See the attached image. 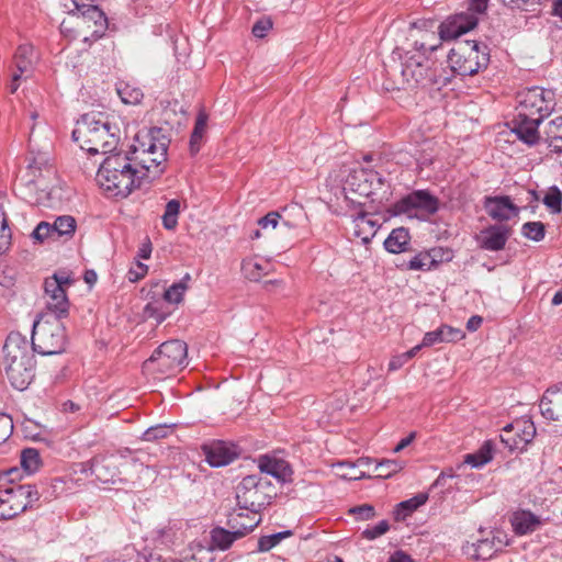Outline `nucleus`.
Segmentation results:
<instances>
[{
    "label": "nucleus",
    "instance_id": "1",
    "mask_svg": "<svg viewBox=\"0 0 562 562\" xmlns=\"http://www.w3.org/2000/svg\"><path fill=\"white\" fill-rule=\"evenodd\" d=\"M439 47L440 43H432L424 35L422 40H415L409 49L394 48L392 58L393 60L398 59L401 63L398 66H391L386 69V74L390 77H395L398 72L400 76L396 80L387 79L383 83L384 89L394 91L435 85L437 82L436 75L431 69L429 54Z\"/></svg>",
    "mask_w": 562,
    "mask_h": 562
},
{
    "label": "nucleus",
    "instance_id": "2",
    "mask_svg": "<svg viewBox=\"0 0 562 562\" xmlns=\"http://www.w3.org/2000/svg\"><path fill=\"white\" fill-rule=\"evenodd\" d=\"M25 336L11 331L3 346V369L10 384L24 391L35 376V359Z\"/></svg>",
    "mask_w": 562,
    "mask_h": 562
},
{
    "label": "nucleus",
    "instance_id": "3",
    "mask_svg": "<svg viewBox=\"0 0 562 562\" xmlns=\"http://www.w3.org/2000/svg\"><path fill=\"white\" fill-rule=\"evenodd\" d=\"M72 138L75 142L82 140L80 147L91 155L112 153L120 140L119 128L112 126L102 113L93 112L83 114L77 122Z\"/></svg>",
    "mask_w": 562,
    "mask_h": 562
},
{
    "label": "nucleus",
    "instance_id": "4",
    "mask_svg": "<svg viewBox=\"0 0 562 562\" xmlns=\"http://www.w3.org/2000/svg\"><path fill=\"white\" fill-rule=\"evenodd\" d=\"M144 138L148 139L147 149L140 148L138 153L137 150L125 153L135 175L139 176L138 181L140 183L145 179L153 181L160 177L165 170L167 150L170 144V139L160 127L150 128Z\"/></svg>",
    "mask_w": 562,
    "mask_h": 562
},
{
    "label": "nucleus",
    "instance_id": "5",
    "mask_svg": "<svg viewBox=\"0 0 562 562\" xmlns=\"http://www.w3.org/2000/svg\"><path fill=\"white\" fill-rule=\"evenodd\" d=\"M128 157L116 153L108 156L101 164L95 180L113 198H126L134 189L140 187Z\"/></svg>",
    "mask_w": 562,
    "mask_h": 562
},
{
    "label": "nucleus",
    "instance_id": "6",
    "mask_svg": "<svg viewBox=\"0 0 562 562\" xmlns=\"http://www.w3.org/2000/svg\"><path fill=\"white\" fill-rule=\"evenodd\" d=\"M390 186L385 178L370 168L353 169L347 176L344 184L345 198L351 204L362 206L363 202L355 198L371 199L372 202H382L387 198Z\"/></svg>",
    "mask_w": 562,
    "mask_h": 562
},
{
    "label": "nucleus",
    "instance_id": "7",
    "mask_svg": "<svg viewBox=\"0 0 562 562\" xmlns=\"http://www.w3.org/2000/svg\"><path fill=\"white\" fill-rule=\"evenodd\" d=\"M61 317L41 313L33 323L31 348L42 356L59 355L65 351L67 336Z\"/></svg>",
    "mask_w": 562,
    "mask_h": 562
},
{
    "label": "nucleus",
    "instance_id": "8",
    "mask_svg": "<svg viewBox=\"0 0 562 562\" xmlns=\"http://www.w3.org/2000/svg\"><path fill=\"white\" fill-rule=\"evenodd\" d=\"M274 495L271 481L261 474L245 476L236 488L237 512L248 510L250 514H259L271 502Z\"/></svg>",
    "mask_w": 562,
    "mask_h": 562
},
{
    "label": "nucleus",
    "instance_id": "9",
    "mask_svg": "<svg viewBox=\"0 0 562 562\" xmlns=\"http://www.w3.org/2000/svg\"><path fill=\"white\" fill-rule=\"evenodd\" d=\"M188 366V346L183 340L162 342L144 363L145 369L172 376Z\"/></svg>",
    "mask_w": 562,
    "mask_h": 562
},
{
    "label": "nucleus",
    "instance_id": "10",
    "mask_svg": "<svg viewBox=\"0 0 562 562\" xmlns=\"http://www.w3.org/2000/svg\"><path fill=\"white\" fill-rule=\"evenodd\" d=\"M452 71L460 76H473L487 68L490 50L484 44L467 42L457 49H451L448 57Z\"/></svg>",
    "mask_w": 562,
    "mask_h": 562
},
{
    "label": "nucleus",
    "instance_id": "11",
    "mask_svg": "<svg viewBox=\"0 0 562 562\" xmlns=\"http://www.w3.org/2000/svg\"><path fill=\"white\" fill-rule=\"evenodd\" d=\"M36 485L14 484L0 491V520H9L33 508L40 501Z\"/></svg>",
    "mask_w": 562,
    "mask_h": 562
},
{
    "label": "nucleus",
    "instance_id": "12",
    "mask_svg": "<svg viewBox=\"0 0 562 562\" xmlns=\"http://www.w3.org/2000/svg\"><path fill=\"white\" fill-rule=\"evenodd\" d=\"M243 517V512H237L233 509L227 515V526L231 528L229 530L216 526L210 531V550H220L226 551L228 550L236 540H239L254 531V529L260 524L261 518L255 520L251 518V522L245 524L240 521Z\"/></svg>",
    "mask_w": 562,
    "mask_h": 562
},
{
    "label": "nucleus",
    "instance_id": "13",
    "mask_svg": "<svg viewBox=\"0 0 562 562\" xmlns=\"http://www.w3.org/2000/svg\"><path fill=\"white\" fill-rule=\"evenodd\" d=\"M439 209L440 201L436 195L428 190H415L396 201L390 211L393 215L425 217L436 214Z\"/></svg>",
    "mask_w": 562,
    "mask_h": 562
},
{
    "label": "nucleus",
    "instance_id": "14",
    "mask_svg": "<svg viewBox=\"0 0 562 562\" xmlns=\"http://www.w3.org/2000/svg\"><path fill=\"white\" fill-rule=\"evenodd\" d=\"M518 113L543 121L554 109V94L540 87L524 89L517 94Z\"/></svg>",
    "mask_w": 562,
    "mask_h": 562
},
{
    "label": "nucleus",
    "instance_id": "15",
    "mask_svg": "<svg viewBox=\"0 0 562 562\" xmlns=\"http://www.w3.org/2000/svg\"><path fill=\"white\" fill-rule=\"evenodd\" d=\"M74 283L68 276L54 273L44 282V293L46 300V312L53 316L65 318L69 314V301L67 297V288Z\"/></svg>",
    "mask_w": 562,
    "mask_h": 562
},
{
    "label": "nucleus",
    "instance_id": "16",
    "mask_svg": "<svg viewBox=\"0 0 562 562\" xmlns=\"http://www.w3.org/2000/svg\"><path fill=\"white\" fill-rule=\"evenodd\" d=\"M77 222L71 215L57 216L53 223L42 221L32 233V238L37 243L45 241H67L76 233Z\"/></svg>",
    "mask_w": 562,
    "mask_h": 562
},
{
    "label": "nucleus",
    "instance_id": "17",
    "mask_svg": "<svg viewBox=\"0 0 562 562\" xmlns=\"http://www.w3.org/2000/svg\"><path fill=\"white\" fill-rule=\"evenodd\" d=\"M479 18L471 12H457L447 16L438 25L439 38L434 34H425L432 43H440L441 41L456 40L459 36L472 31L477 26Z\"/></svg>",
    "mask_w": 562,
    "mask_h": 562
},
{
    "label": "nucleus",
    "instance_id": "18",
    "mask_svg": "<svg viewBox=\"0 0 562 562\" xmlns=\"http://www.w3.org/2000/svg\"><path fill=\"white\" fill-rule=\"evenodd\" d=\"M120 465L113 456L98 454L81 463V473L94 475L102 483H114L120 474Z\"/></svg>",
    "mask_w": 562,
    "mask_h": 562
},
{
    "label": "nucleus",
    "instance_id": "19",
    "mask_svg": "<svg viewBox=\"0 0 562 562\" xmlns=\"http://www.w3.org/2000/svg\"><path fill=\"white\" fill-rule=\"evenodd\" d=\"M510 234L512 229L507 225H490L480 232L476 241L483 250L499 251L505 248Z\"/></svg>",
    "mask_w": 562,
    "mask_h": 562
},
{
    "label": "nucleus",
    "instance_id": "20",
    "mask_svg": "<svg viewBox=\"0 0 562 562\" xmlns=\"http://www.w3.org/2000/svg\"><path fill=\"white\" fill-rule=\"evenodd\" d=\"M542 123L541 120L536 117L524 116L521 113L515 115L512 120V132L516 134L517 138L525 144L532 146L536 145L539 139L538 127Z\"/></svg>",
    "mask_w": 562,
    "mask_h": 562
},
{
    "label": "nucleus",
    "instance_id": "21",
    "mask_svg": "<svg viewBox=\"0 0 562 562\" xmlns=\"http://www.w3.org/2000/svg\"><path fill=\"white\" fill-rule=\"evenodd\" d=\"M541 415L562 425V382L549 387L539 404Z\"/></svg>",
    "mask_w": 562,
    "mask_h": 562
},
{
    "label": "nucleus",
    "instance_id": "22",
    "mask_svg": "<svg viewBox=\"0 0 562 562\" xmlns=\"http://www.w3.org/2000/svg\"><path fill=\"white\" fill-rule=\"evenodd\" d=\"M483 206L493 220L501 222L508 221L519 213V207L512 202L508 195L485 196Z\"/></svg>",
    "mask_w": 562,
    "mask_h": 562
},
{
    "label": "nucleus",
    "instance_id": "23",
    "mask_svg": "<svg viewBox=\"0 0 562 562\" xmlns=\"http://www.w3.org/2000/svg\"><path fill=\"white\" fill-rule=\"evenodd\" d=\"M206 462L212 468H221L232 463L238 453L234 446L224 441H213L203 446Z\"/></svg>",
    "mask_w": 562,
    "mask_h": 562
},
{
    "label": "nucleus",
    "instance_id": "24",
    "mask_svg": "<svg viewBox=\"0 0 562 562\" xmlns=\"http://www.w3.org/2000/svg\"><path fill=\"white\" fill-rule=\"evenodd\" d=\"M547 519L535 515L529 509H519L512 514L509 521L517 536H526L538 530Z\"/></svg>",
    "mask_w": 562,
    "mask_h": 562
},
{
    "label": "nucleus",
    "instance_id": "25",
    "mask_svg": "<svg viewBox=\"0 0 562 562\" xmlns=\"http://www.w3.org/2000/svg\"><path fill=\"white\" fill-rule=\"evenodd\" d=\"M78 13L82 24L88 29H92L91 36L94 40L100 38L104 34L108 29V18L97 3H90L88 8Z\"/></svg>",
    "mask_w": 562,
    "mask_h": 562
},
{
    "label": "nucleus",
    "instance_id": "26",
    "mask_svg": "<svg viewBox=\"0 0 562 562\" xmlns=\"http://www.w3.org/2000/svg\"><path fill=\"white\" fill-rule=\"evenodd\" d=\"M259 474L266 473L280 482H286L292 475L289 463L282 459L261 456L258 460Z\"/></svg>",
    "mask_w": 562,
    "mask_h": 562
},
{
    "label": "nucleus",
    "instance_id": "27",
    "mask_svg": "<svg viewBox=\"0 0 562 562\" xmlns=\"http://www.w3.org/2000/svg\"><path fill=\"white\" fill-rule=\"evenodd\" d=\"M505 434L515 432L520 451L525 450L536 436V426L530 419H520L504 427Z\"/></svg>",
    "mask_w": 562,
    "mask_h": 562
},
{
    "label": "nucleus",
    "instance_id": "28",
    "mask_svg": "<svg viewBox=\"0 0 562 562\" xmlns=\"http://www.w3.org/2000/svg\"><path fill=\"white\" fill-rule=\"evenodd\" d=\"M357 462L360 467H368L375 462L373 472L375 473V476L380 479H389L404 468V462L395 459H382L381 461H375L371 458H360Z\"/></svg>",
    "mask_w": 562,
    "mask_h": 562
},
{
    "label": "nucleus",
    "instance_id": "29",
    "mask_svg": "<svg viewBox=\"0 0 562 562\" xmlns=\"http://www.w3.org/2000/svg\"><path fill=\"white\" fill-rule=\"evenodd\" d=\"M305 217L306 215L303 209L299 205L284 207L279 223L280 228L284 229V233H291L293 236L297 237V231L300 229L301 224L305 221Z\"/></svg>",
    "mask_w": 562,
    "mask_h": 562
},
{
    "label": "nucleus",
    "instance_id": "30",
    "mask_svg": "<svg viewBox=\"0 0 562 562\" xmlns=\"http://www.w3.org/2000/svg\"><path fill=\"white\" fill-rule=\"evenodd\" d=\"M209 115L201 110L195 119L193 130L190 135L189 149L192 156L196 155L202 146L203 138L207 127Z\"/></svg>",
    "mask_w": 562,
    "mask_h": 562
},
{
    "label": "nucleus",
    "instance_id": "31",
    "mask_svg": "<svg viewBox=\"0 0 562 562\" xmlns=\"http://www.w3.org/2000/svg\"><path fill=\"white\" fill-rule=\"evenodd\" d=\"M428 501L427 493H418L412 498L398 503L393 512L396 521H403L411 516L416 509L425 505Z\"/></svg>",
    "mask_w": 562,
    "mask_h": 562
},
{
    "label": "nucleus",
    "instance_id": "32",
    "mask_svg": "<svg viewBox=\"0 0 562 562\" xmlns=\"http://www.w3.org/2000/svg\"><path fill=\"white\" fill-rule=\"evenodd\" d=\"M37 59L34 47L31 44H22L14 55V65L18 71L29 75Z\"/></svg>",
    "mask_w": 562,
    "mask_h": 562
},
{
    "label": "nucleus",
    "instance_id": "33",
    "mask_svg": "<svg viewBox=\"0 0 562 562\" xmlns=\"http://www.w3.org/2000/svg\"><path fill=\"white\" fill-rule=\"evenodd\" d=\"M498 551L491 537L480 538L467 547V553L475 560H488Z\"/></svg>",
    "mask_w": 562,
    "mask_h": 562
},
{
    "label": "nucleus",
    "instance_id": "34",
    "mask_svg": "<svg viewBox=\"0 0 562 562\" xmlns=\"http://www.w3.org/2000/svg\"><path fill=\"white\" fill-rule=\"evenodd\" d=\"M411 239L409 232L405 227L393 229L384 240V248L392 254H400L406 250Z\"/></svg>",
    "mask_w": 562,
    "mask_h": 562
},
{
    "label": "nucleus",
    "instance_id": "35",
    "mask_svg": "<svg viewBox=\"0 0 562 562\" xmlns=\"http://www.w3.org/2000/svg\"><path fill=\"white\" fill-rule=\"evenodd\" d=\"M493 442L487 440L476 452L467 454L464 462L470 464L472 468H481L493 459Z\"/></svg>",
    "mask_w": 562,
    "mask_h": 562
},
{
    "label": "nucleus",
    "instance_id": "36",
    "mask_svg": "<svg viewBox=\"0 0 562 562\" xmlns=\"http://www.w3.org/2000/svg\"><path fill=\"white\" fill-rule=\"evenodd\" d=\"M267 262L255 258H246L241 262V272L246 279L258 282L267 273Z\"/></svg>",
    "mask_w": 562,
    "mask_h": 562
},
{
    "label": "nucleus",
    "instance_id": "37",
    "mask_svg": "<svg viewBox=\"0 0 562 562\" xmlns=\"http://www.w3.org/2000/svg\"><path fill=\"white\" fill-rule=\"evenodd\" d=\"M116 92L125 104H137L142 101L144 93L140 88L126 82H120L116 86Z\"/></svg>",
    "mask_w": 562,
    "mask_h": 562
},
{
    "label": "nucleus",
    "instance_id": "38",
    "mask_svg": "<svg viewBox=\"0 0 562 562\" xmlns=\"http://www.w3.org/2000/svg\"><path fill=\"white\" fill-rule=\"evenodd\" d=\"M191 280L189 273L184 274V277L171 284L164 293V299L169 303L178 304L182 301L183 294L188 289V282Z\"/></svg>",
    "mask_w": 562,
    "mask_h": 562
},
{
    "label": "nucleus",
    "instance_id": "39",
    "mask_svg": "<svg viewBox=\"0 0 562 562\" xmlns=\"http://www.w3.org/2000/svg\"><path fill=\"white\" fill-rule=\"evenodd\" d=\"M294 535L293 530H284L272 535L261 536L258 539L257 551L268 552L277 547L282 540L290 538Z\"/></svg>",
    "mask_w": 562,
    "mask_h": 562
},
{
    "label": "nucleus",
    "instance_id": "40",
    "mask_svg": "<svg viewBox=\"0 0 562 562\" xmlns=\"http://www.w3.org/2000/svg\"><path fill=\"white\" fill-rule=\"evenodd\" d=\"M21 465L25 472L33 474L42 465L40 452L35 448H25L21 451Z\"/></svg>",
    "mask_w": 562,
    "mask_h": 562
},
{
    "label": "nucleus",
    "instance_id": "41",
    "mask_svg": "<svg viewBox=\"0 0 562 562\" xmlns=\"http://www.w3.org/2000/svg\"><path fill=\"white\" fill-rule=\"evenodd\" d=\"M180 207V201L177 199H172L166 204L165 212L161 216L162 226L166 229L173 231L177 227Z\"/></svg>",
    "mask_w": 562,
    "mask_h": 562
},
{
    "label": "nucleus",
    "instance_id": "42",
    "mask_svg": "<svg viewBox=\"0 0 562 562\" xmlns=\"http://www.w3.org/2000/svg\"><path fill=\"white\" fill-rule=\"evenodd\" d=\"M543 204L553 214H559L562 211V192L557 186L549 188L548 192L542 199Z\"/></svg>",
    "mask_w": 562,
    "mask_h": 562
},
{
    "label": "nucleus",
    "instance_id": "43",
    "mask_svg": "<svg viewBox=\"0 0 562 562\" xmlns=\"http://www.w3.org/2000/svg\"><path fill=\"white\" fill-rule=\"evenodd\" d=\"M12 233L9 220L2 205H0V254L5 252L11 245Z\"/></svg>",
    "mask_w": 562,
    "mask_h": 562
},
{
    "label": "nucleus",
    "instance_id": "44",
    "mask_svg": "<svg viewBox=\"0 0 562 562\" xmlns=\"http://www.w3.org/2000/svg\"><path fill=\"white\" fill-rule=\"evenodd\" d=\"M521 234L530 240L541 241L546 236V226L542 222H527L521 227Z\"/></svg>",
    "mask_w": 562,
    "mask_h": 562
},
{
    "label": "nucleus",
    "instance_id": "45",
    "mask_svg": "<svg viewBox=\"0 0 562 562\" xmlns=\"http://www.w3.org/2000/svg\"><path fill=\"white\" fill-rule=\"evenodd\" d=\"M398 267L416 271H427L432 269L431 261L429 260V257L426 254V251L415 255L411 260L402 265H398Z\"/></svg>",
    "mask_w": 562,
    "mask_h": 562
},
{
    "label": "nucleus",
    "instance_id": "46",
    "mask_svg": "<svg viewBox=\"0 0 562 562\" xmlns=\"http://www.w3.org/2000/svg\"><path fill=\"white\" fill-rule=\"evenodd\" d=\"M431 261L432 268H437L442 262H449L453 258V252L449 248L435 247L426 251Z\"/></svg>",
    "mask_w": 562,
    "mask_h": 562
},
{
    "label": "nucleus",
    "instance_id": "47",
    "mask_svg": "<svg viewBox=\"0 0 562 562\" xmlns=\"http://www.w3.org/2000/svg\"><path fill=\"white\" fill-rule=\"evenodd\" d=\"M169 427L166 425H156L146 429L142 436L145 441H155L166 438L169 434Z\"/></svg>",
    "mask_w": 562,
    "mask_h": 562
},
{
    "label": "nucleus",
    "instance_id": "48",
    "mask_svg": "<svg viewBox=\"0 0 562 562\" xmlns=\"http://www.w3.org/2000/svg\"><path fill=\"white\" fill-rule=\"evenodd\" d=\"M390 525L387 520H381L375 526L368 527L362 531V537L367 540H374L387 532Z\"/></svg>",
    "mask_w": 562,
    "mask_h": 562
},
{
    "label": "nucleus",
    "instance_id": "49",
    "mask_svg": "<svg viewBox=\"0 0 562 562\" xmlns=\"http://www.w3.org/2000/svg\"><path fill=\"white\" fill-rule=\"evenodd\" d=\"M272 26L273 23L270 18H261L252 25L251 33L255 37L263 38Z\"/></svg>",
    "mask_w": 562,
    "mask_h": 562
},
{
    "label": "nucleus",
    "instance_id": "50",
    "mask_svg": "<svg viewBox=\"0 0 562 562\" xmlns=\"http://www.w3.org/2000/svg\"><path fill=\"white\" fill-rule=\"evenodd\" d=\"M349 514L355 515L359 520H369L375 516V509L372 505L363 504L350 508Z\"/></svg>",
    "mask_w": 562,
    "mask_h": 562
},
{
    "label": "nucleus",
    "instance_id": "51",
    "mask_svg": "<svg viewBox=\"0 0 562 562\" xmlns=\"http://www.w3.org/2000/svg\"><path fill=\"white\" fill-rule=\"evenodd\" d=\"M13 430L12 418L7 414H0V445L5 442Z\"/></svg>",
    "mask_w": 562,
    "mask_h": 562
},
{
    "label": "nucleus",
    "instance_id": "52",
    "mask_svg": "<svg viewBox=\"0 0 562 562\" xmlns=\"http://www.w3.org/2000/svg\"><path fill=\"white\" fill-rule=\"evenodd\" d=\"M442 333L443 331L441 329V326L432 331L426 333L423 337L422 346H424L426 348V347H431L437 344L445 342Z\"/></svg>",
    "mask_w": 562,
    "mask_h": 562
},
{
    "label": "nucleus",
    "instance_id": "53",
    "mask_svg": "<svg viewBox=\"0 0 562 562\" xmlns=\"http://www.w3.org/2000/svg\"><path fill=\"white\" fill-rule=\"evenodd\" d=\"M441 329L443 331L442 335L445 342H457L463 339L465 336L461 329L451 327L449 325H441Z\"/></svg>",
    "mask_w": 562,
    "mask_h": 562
},
{
    "label": "nucleus",
    "instance_id": "54",
    "mask_svg": "<svg viewBox=\"0 0 562 562\" xmlns=\"http://www.w3.org/2000/svg\"><path fill=\"white\" fill-rule=\"evenodd\" d=\"M280 218L281 213L277 211H271L258 220V225L261 228H267L269 226H271L272 228H277L279 226Z\"/></svg>",
    "mask_w": 562,
    "mask_h": 562
},
{
    "label": "nucleus",
    "instance_id": "55",
    "mask_svg": "<svg viewBox=\"0 0 562 562\" xmlns=\"http://www.w3.org/2000/svg\"><path fill=\"white\" fill-rule=\"evenodd\" d=\"M548 147L551 151L560 154L562 153V133H557L554 131L547 132Z\"/></svg>",
    "mask_w": 562,
    "mask_h": 562
},
{
    "label": "nucleus",
    "instance_id": "56",
    "mask_svg": "<svg viewBox=\"0 0 562 562\" xmlns=\"http://www.w3.org/2000/svg\"><path fill=\"white\" fill-rule=\"evenodd\" d=\"M491 540H493L497 551H502L509 544V538L506 532L502 530H493L490 532Z\"/></svg>",
    "mask_w": 562,
    "mask_h": 562
},
{
    "label": "nucleus",
    "instance_id": "57",
    "mask_svg": "<svg viewBox=\"0 0 562 562\" xmlns=\"http://www.w3.org/2000/svg\"><path fill=\"white\" fill-rule=\"evenodd\" d=\"M63 485H64V481L59 477H56L52 481L49 487L45 488L43 486L42 492H40L41 496L45 495L46 499H49L52 497H57L59 495V490L63 488Z\"/></svg>",
    "mask_w": 562,
    "mask_h": 562
},
{
    "label": "nucleus",
    "instance_id": "58",
    "mask_svg": "<svg viewBox=\"0 0 562 562\" xmlns=\"http://www.w3.org/2000/svg\"><path fill=\"white\" fill-rule=\"evenodd\" d=\"M490 0H468L467 10L464 12H471L475 16L482 14L487 10Z\"/></svg>",
    "mask_w": 562,
    "mask_h": 562
},
{
    "label": "nucleus",
    "instance_id": "59",
    "mask_svg": "<svg viewBox=\"0 0 562 562\" xmlns=\"http://www.w3.org/2000/svg\"><path fill=\"white\" fill-rule=\"evenodd\" d=\"M144 312L149 318H154L157 322V324H161L167 317V314L160 312L159 308L154 303H148L145 306Z\"/></svg>",
    "mask_w": 562,
    "mask_h": 562
},
{
    "label": "nucleus",
    "instance_id": "60",
    "mask_svg": "<svg viewBox=\"0 0 562 562\" xmlns=\"http://www.w3.org/2000/svg\"><path fill=\"white\" fill-rule=\"evenodd\" d=\"M148 267L142 262H137L136 269H130L127 278L131 282H137L147 273Z\"/></svg>",
    "mask_w": 562,
    "mask_h": 562
},
{
    "label": "nucleus",
    "instance_id": "61",
    "mask_svg": "<svg viewBox=\"0 0 562 562\" xmlns=\"http://www.w3.org/2000/svg\"><path fill=\"white\" fill-rule=\"evenodd\" d=\"M501 441L510 451L520 450V446L518 445L517 438L515 437V432L505 434V430L503 429V434L501 435Z\"/></svg>",
    "mask_w": 562,
    "mask_h": 562
},
{
    "label": "nucleus",
    "instance_id": "62",
    "mask_svg": "<svg viewBox=\"0 0 562 562\" xmlns=\"http://www.w3.org/2000/svg\"><path fill=\"white\" fill-rule=\"evenodd\" d=\"M406 362H407V359L404 356V353L398 355V356L394 357L393 359H391V361L389 363V370L396 371L400 368H402Z\"/></svg>",
    "mask_w": 562,
    "mask_h": 562
},
{
    "label": "nucleus",
    "instance_id": "63",
    "mask_svg": "<svg viewBox=\"0 0 562 562\" xmlns=\"http://www.w3.org/2000/svg\"><path fill=\"white\" fill-rule=\"evenodd\" d=\"M483 323V318L479 315L471 316L467 322V329L469 331H475L477 330Z\"/></svg>",
    "mask_w": 562,
    "mask_h": 562
},
{
    "label": "nucleus",
    "instance_id": "64",
    "mask_svg": "<svg viewBox=\"0 0 562 562\" xmlns=\"http://www.w3.org/2000/svg\"><path fill=\"white\" fill-rule=\"evenodd\" d=\"M387 562H414V561L408 554L398 550L390 557Z\"/></svg>",
    "mask_w": 562,
    "mask_h": 562
}]
</instances>
